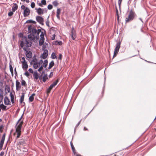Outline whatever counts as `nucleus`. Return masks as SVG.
<instances>
[{
	"label": "nucleus",
	"instance_id": "5701e85b",
	"mask_svg": "<svg viewBox=\"0 0 156 156\" xmlns=\"http://www.w3.org/2000/svg\"><path fill=\"white\" fill-rule=\"evenodd\" d=\"M33 76L34 77V80L35 81L38 79L39 78V76L37 72H35L34 73Z\"/></svg>",
	"mask_w": 156,
	"mask_h": 156
},
{
	"label": "nucleus",
	"instance_id": "9d476101",
	"mask_svg": "<svg viewBox=\"0 0 156 156\" xmlns=\"http://www.w3.org/2000/svg\"><path fill=\"white\" fill-rule=\"evenodd\" d=\"M30 11L28 8H26V9L24 10L23 16L25 17L28 16L30 14Z\"/></svg>",
	"mask_w": 156,
	"mask_h": 156
},
{
	"label": "nucleus",
	"instance_id": "4be33fe9",
	"mask_svg": "<svg viewBox=\"0 0 156 156\" xmlns=\"http://www.w3.org/2000/svg\"><path fill=\"white\" fill-rule=\"evenodd\" d=\"M35 95L34 93L29 98V100L30 101L32 102L34 100V97Z\"/></svg>",
	"mask_w": 156,
	"mask_h": 156
},
{
	"label": "nucleus",
	"instance_id": "0eeeda50",
	"mask_svg": "<svg viewBox=\"0 0 156 156\" xmlns=\"http://www.w3.org/2000/svg\"><path fill=\"white\" fill-rule=\"evenodd\" d=\"M36 20L40 24L42 25H44V19L42 17L38 16H37Z\"/></svg>",
	"mask_w": 156,
	"mask_h": 156
},
{
	"label": "nucleus",
	"instance_id": "412c9836",
	"mask_svg": "<svg viewBox=\"0 0 156 156\" xmlns=\"http://www.w3.org/2000/svg\"><path fill=\"white\" fill-rule=\"evenodd\" d=\"M37 12L39 15L43 13V10L41 8H39L37 10Z\"/></svg>",
	"mask_w": 156,
	"mask_h": 156
},
{
	"label": "nucleus",
	"instance_id": "c85d7f7f",
	"mask_svg": "<svg viewBox=\"0 0 156 156\" xmlns=\"http://www.w3.org/2000/svg\"><path fill=\"white\" fill-rule=\"evenodd\" d=\"M48 78L47 77V74H45L43 77V82H45L48 79Z\"/></svg>",
	"mask_w": 156,
	"mask_h": 156
},
{
	"label": "nucleus",
	"instance_id": "f8f14e48",
	"mask_svg": "<svg viewBox=\"0 0 156 156\" xmlns=\"http://www.w3.org/2000/svg\"><path fill=\"white\" fill-rule=\"evenodd\" d=\"M16 90L17 91L19 90L21 88V86L20 85V83L18 81V80H17L16 82Z\"/></svg>",
	"mask_w": 156,
	"mask_h": 156
},
{
	"label": "nucleus",
	"instance_id": "ddd939ff",
	"mask_svg": "<svg viewBox=\"0 0 156 156\" xmlns=\"http://www.w3.org/2000/svg\"><path fill=\"white\" fill-rule=\"evenodd\" d=\"M26 57L28 58H31L32 56V54L30 51H27L25 53Z\"/></svg>",
	"mask_w": 156,
	"mask_h": 156
},
{
	"label": "nucleus",
	"instance_id": "f03ea898",
	"mask_svg": "<svg viewBox=\"0 0 156 156\" xmlns=\"http://www.w3.org/2000/svg\"><path fill=\"white\" fill-rule=\"evenodd\" d=\"M22 116L20 119L18 120L15 126L16 131L13 134L14 135H17L16 138V140L19 138L21 135V129L22 125L23 123V120L21 121Z\"/></svg>",
	"mask_w": 156,
	"mask_h": 156
},
{
	"label": "nucleus",
	"instance_id": "7ed1b4c3",
	"mask_svg": "<svg viewBox=\"0 0 156 156\" xmlns=\"http://www.w3.org/2000/svg\"><path fill=\"white\" fill-rule=\"evenodd\" d=\"M135 12L132 10L130 11L129 12V13L128 15V17L126 18V23H128L132 21L133 19L135 17Z\"/></svg>",
	"mask_w": 156,
	"mask_h": 156
},
{
	"label": "nucleus",
	"instance_id": "39448f33",
	"mask_svg": "<svg viewBox=\"0 0 156 156\" xmlns=\"http://www.w3.org/2000/svg\"><path fill=\"white\" fill-rule=\"evenodd\" d=\"M71 37L73 40H75L76 37V31L74 29L73 27H72L71 31Z\"/></svg>",
	"mask_w": 156,
	"mask_h": 156
},
{
	"label": "nucleus",
	"instance_id": "49530a36",
	"mask_svg": "<svg viewBox=\"0 0 156 156\" xmlns=\"http://www.w3.org/2000/svg\"><path fill=\"white\" fill-rule=\"evenodd\" d=\"M26 8H27V7H26L24 5H22L21 6V9H23L24 10H25V9H26Z\"/></svg>",
	"mask_w": 156,
	"mask_h": 156
},
{
	"label": "nucleus",
	"instance_id": "b1692460",
	"mask_svg": "<svg viewBox=\"0 0 156 156\" xmlns=\"http://www.w3.org/2000/svg\"><path fill=\"white\" fill-rule=\"evenodd\" d=\"M70 145L72 148V150L74 154L76 153L75 147L73 144L72 141L70 142Z\"/></svg>",
	"mask_w": 156,
	"mask_h": 156
},
{
	"label": "nucleus",
	"instance_id": "3c124183",
	"mask_svg": "<svg viewBox=\"0 0 156 156\" xmlns=\"http://www.w3.org/2000/svg\"><path fill=\"white\" fill-rule=\"evenodd\" d=\"M53 74V72H51L50 73V75H49V77L50 78L52 76Z\"/></svg>",
	"mask_w": 156,
	"mask_h": 156
},
{
	"label": "nucleus",
	"instance_id": "79ce46f5",
	"mask_svg": "<svg viewBox=\"0 0 156 156\" xmlns=\"http://www.w3.org/2000/svg\"><path fill=\"white\" fill-rule=\"evenodd\" d=\"M30 6L32 8H34L35 6V4L34 3V2H32L31 3Z\"/></svg>",
	"mask_w": 156,
	"mask_h": 156
},
{
	"label": "nucleus",
	"instance_id": "6e6d98bb",
	"mask_svg": "<svg viewBox=\"0 0 156 156\" xmlns=\"http://www.w3.org/2000/svg\"><path fill=\"white\" fill-rule=\"evenodd\" d=\"M55 34H54L52 36V37H51L52 40H54L55 39Z\"/></svg>",
	"mask_w": 156,
	"mask_h": 156
},
{
	"label": "nucleus",
	"instance_id": "4468645a",
	"mask_svg": "<svg viewBox=\"0 0 156 156\" xmlns=\"http://www.w3.org/2000/svg\"><path fill=\"white\" fill-rule=\"evenodd\" d=\"M38 2H39L37 1V3L39 5V6H40L43 7V5H46V0H42L41 3H38Z\"/></svg>",
	"mask_w": 156,
	"mask_h": 156
},
{
	"label": "nucleus",
	"instance_id": "aec40b11",
	"mask_svg": "<svg viewBox=\"0 0 156 156\" xmlns=\"http://www.w3.org/2000/svg\"><path fill=\"white\" fill-rule=\"evenodd\" d=\"M24 96L25 94L24 93H23L22 94V95L21 96L20 98V103L22 104L23 102L24 98Z\"/></svg>",
	"mask_w": 156,
	"mask_h": 156
},
{
	"label": "nucleus",
	"instance_id": "2eb2a0df",
	"mask_svg": "<svg viewBox=\"0 0 156 156\" xmlns=\"http://www.w3.org/2000/svg\"><path fill=\"white\" fill-rule=\"evenodd\" d=\"M22 68L24 69H25V70L27 69L28 67V66L27 64V62L22 63Z\"/></svg>",
	"mask_w": 156,
	"mask_h": 156
},
{
	"label": "nucleus",
	"instance_id": "8fccbe9b",
	"mask_svg": "<svg viewBox=\"0 0 156 156\" xmlns=\"http://www.w3.org/2000/svg\"><path fill=\"white\" fill-rule=\"evenodd\" d=\"M24 74L27 77H28L29 76V73L27 71Z\"/></svg>",
	"mask_w": 156,
	"mask_h": 156
},
{
	"label": "nucleus",
	"instance_id": "4c0bfd02",
	"mask_svg": "<svg viewBox=\"0 0 156 156\" xmlns=\"http://www.w3.org/2000/svg\"><path fill=\"white\" fill-rule=\"evenodd\" d=\"M52 3H53V5L55 6H57L58 5V3L56 1H55L53 2Z\"/></svg>",
	"mask_w": 156,
	"mask_h": 156
},
{
	"label": "nucleus",
	"instance_id": "72a5a7b5",
	"mask_svg": "<svg viewBox=\"0 0 156 156\" xmlns=\"http://www.w3.org/2000/svg\"><path fill=\"white\" fill-rule=\"evenodd\" d=\"M24 41H25L23 40V41H20V46L22 48H23L24 46Z\"/></svg>",
	"mask_w": 156,
	"mask_h": 156
},
{
	"label": "nucleus",
	"instance_id": "58836bf2",
	"mask_svg": "<svg viewBox=\"0 0 156 156\" xmlns=\"http://www.w3.org/2000/svg\"><path fill=\"white\" fill-rule=\"evenodd\" d=\"M4 129L3 126L2 125H0V132L2 133L3 131V130Z\"/></svg>",
	"mask_w": 156,
	"mask_h": 156
},
{
	"label": "nucleus",
	"instance_id": "393cba45",
	"mask_svg": "<svg viewBox=\"0 0 156 156\" xmlns=\"http://www.w3.org/2000/svg\"><path fill=\"white\" fill-rule=\"evenodd\" d=\"M7 106H5L3 104L0 105V108L3 110H6L8 109H6Z\"/></svg>",
	"mask_w": 156,
	"mask_h": 156
},
{
	"label": "nucleus",
	"instance_id": "473e14b6",
	"mask_svg": "<svg viewBox=\"0 0 156 156\" xmlns=\"http://www.w3.org/2000/svg\"><path fill=\"white\" fill-rule=\"evenodd\" d=\"M20 59L22 63L27 62L25 60V58L24 57H22L21 58H20Z\"/></svg>",
	"mask_w": 156,
	"mask_h": 156
},
{
	"label": "nucleus",
	"instance_id": "ea45409f",
	"mask_svg": "<svg viewBox=\"0 0 156 156\" xmlns=\"http://www.w3.org/2000/svg\"><path fill=\"white\" fill-rule=\"evenodd\" d=\"M53 6L51 4L49 5L48 6V9L50 10L52 9Z\"/></svg>",
	"mask_w": 156,
	"mask_h": 156
},
{
	"label": "nucleus",
	"instance_id": "2f4dec72",
	"mask_svg": "<svg viewBox=\"0 0 156 156\" xmlns=\"http://www.w3.org/2000/svg\"><path fill=\"white\" fill-rule=\"evenodd\" d=\"M9 69L11 74L12 75H13V68L11 65H9Z\"/></svg>",
	"mask_w": 156,
	"mask_h": 156
},
{
	"label": "nucleus",
	"instance_id": "f3484780",
	"mask_svg": "<svg viewBox=\"0 0 156 156\" xmlns=\"http://www.w3.org/2000/svg\"><path fill=\"white\" fill-rule=\"evenodd\" d=\"M9 96L11 98V101L12 104L14 103V97L12 92H10Z\"/></svg>",
	"mask_w": 156,
	"mask_h": 156
},
{
	"label": "nucleus",
	"instance_id": "680f3d73",
	"mask_svg": "<svg viewBox=\"0 0 156 156\" xmlns=\"http://www.w3.org/2000/svg\"><path fill=\"white\" fill-rule=\"evenodd\" d=\"M36 60V59H33V62H35V60Z\"/></svg>",
	"mask_w": 156,
	"mask_h": 156
},
{
	"label": "nucleus",
	"instance_id": "e433bc0d",
	"mask_svg": "<svg viewBox=\"0 0 156 156\" xmlns=\"http://www.w3.org/2000/svg\"><path fill=\"white\" fill-rule=\"evenodd\" d=\"M118 52H119L118 51L116 50H115L114 51V55H113V57H114L116 56Z\"/></svg>",
	"mask_w": 156,
	"mask_h": 156
},
{
	"label": "nucleus",
	"instance_id": "5fc2aeb1",
	"mask_svg": "<svg viewBox=\"0 0 156 156\" xmlns=\"http://www.w3.org/2000/svg\"><path fill=\"white\" fill-rule=\"evenodd\" d=\"M4 154V151H2L0 154V156H3Z\"/></svg>",
	"mask_w": 156,
	"mask_h": 156
},
{
	"label": "nucleus",
	"instance_id": "6e6552de",
	"mask_svg": "<svg viewBox=\"0 0 156 156\" xmlns=\"http://www.w3.org/2000/svg\"><path fill=\"white\" fill-rule=\"evenodd\" d=\"M4 102L5 104L6 105H11V102L9 98L6 96L4 99Z\"/></svg>",
	"mask_w": 156,
	"mask_h": 156
},
{
	"label": "nucleus",
	"instance_id": "c756f323",
	"mask_svg": "<svg viewBox=\"0 0 156 156\" xmlns=\"http://www.w3.org/2000/svg\"><path fill=\"white\" fill-rule=\"evenodd\" d=\"M39 66L37 62H35L34 64V67L35 69H37Z\"/></svg>",
	"mask_w": 156,
	"mask_h": 156
},
{
	"label": "nucleus",
	"instance_id": "1a4fd4ad",
	"mask_svg": "<svg viewBox=\"0 0 156 156\" xmlns=\"http://www.w3.org/2000/svg\"><path fill=\"white\" fill-rule=\"evenodd\" d=\"M48 51L47 50H44V52L41 57L44 59H45L48 55Z\"/></svg>",
	"mask_w": 156,
	"mask_h": 156
},
{
	"label": "nucleus",
	"instance_id": "a878e982",
	"mask_svg": "<svg viewBox=\"0 0 156 156\" xmlns=\"http://www.w3.org/2000/svg\"><path fill=\"white\" fill-rule=\"evenodd\" d=\"M21 83L22 86H24V87H27V84L26 83L24 80L22 79V78Z\"/></svg>",
	"mask_w": 156,
	"mask_h": 156
},
{
	"label": "nucleus",
	"instance_id": "09e8293b",
	"mask_svg": "<svg viewBox=\"0 0 156 156\" xmlns=\"http://www.w3.org/2000/svg\"><path fill=\"white\" fill-rule=\"evenodd\" d=\"M122 0H118V3L119 6L120 7Z\"/></svg>",
	"mask_w": 156,
	"mask_h": 156
},
{
	"label": "nucleus",
	"instance_id": "bb28decb",
	"mask_svg": "<svg viewBox=\"0 0 156 156\" xmlns=\"http://www.w3.org/2000/svg\"><path fill=\"white\" fill-rule=\"evenodd\" d=\"M26 23H33L34 24H36V21H33L32 20H28L26 22Z\"/></svg>",
	"mask_w": 156,
	"mask_h": 156
},
{
	"label": "nucleus",
	"instance_id": "a211bd4d",
	"mask_svg": "<svg viewBox=\"0 0 156 156\" xmlns=\"http://www.w3.org/2000/svg\"><path fill=\"white\" fill-rule=\"evenodd\" d=\"M18 9V5L16 4L15 3L13 6L12 8V12H14L15 11Z\"/></svg>",
	"mask_w": 156,
	"mask_h": 156
},
{
	"label": "nucleus",
	"instance_id": "c9c22d12",
	"mask_svg": "<svg viewBox=\"0 0 156 156\" xmlns=\"http://www.w3.org/2000/svg\"><path fill=\"white\" fill-rule=\"evenodd\" d=\"M3 94H1L0 95V104L2 102L3 99Z\"/></svg>",
	"mask_w": 156,
	"mask_h": 156
},
{
	"label": "nucleus",
	"instance_id": "774afa93",
	"mask_svg": "<svg viewBox=\"0 0 156 156\" xmlns=\"http://www.w3.org/2000/svg\"><path fill=\"white\" fill-rule=\"evenodd\" d=\"M114 156H119L117 155H114Z\"/></svg>",
	"mask_w": 156,
	"mask_h": 156
},
{
	"label": "nucleus",
	"instance_id": "9b49d317",
	"mask_svg": "<svg viewBox=\"0 0 156 156\" xmlns=\"http://www.w3.org/2000/svg\"><path fill=\"white\" fill-rule=\"evenodd\" d=\"M5 134L4 133L1 139V140L0 142V148H2L3 147V145L4 143V142L5 140Z\"/></svg>",
	"mask_w": 156,
	"mask_h": 156
},
{
	"label": "nucleus",
	"instance_id": "e2e57ef3",
	"mask_svg": "<svg viewBox=\"0 0 156 156\" xmlns=\"http://www.w3.org/2000/svg\"><path fill=\"white\" fill-rule=\"evenodd\" d=\"M46 24L48 26H49V24L48 23H46Z\"/></svg>",
	"mask_w": 156,
	"mask_h": 156
},
{
	"label": "nucleus",
	"instance_id": "69168bd1",
	"mask_svg": "<svg viewBox=\"0 0 156 156\" xmlns=\"http://www.w3.org/2000/svg\"><path fill=\"white\" fill-rule=\"evenodd\" d=\"M39 77V79H40V80H41V76H40V77Z\"/></svg>",
	"mask_w": 156,
	"mask_h": 156
},
{
	"label": "nucleus",
	"instance_id": "603ef678",
	"mask_svg": "<svg viewBox=\"0 0 156 156\" xmlns=\"http://www.w3.org/2000/svg\"><path fill=\"white\" fill-rule=\"evenodd\" d=\"M28 71L29 72L32 73H33V71L32 70V69L31 68H30L29 69Z\"/></svg>",
	"mask_w": 156,
	"mask_h": 156
},
{
	"label": "nucleus",
	"instance_id": "7c9ffc66",
	"mask_svg": "<svg viewBox=\"0 0 156 156\" xmlns=\"http://www.w3.org/2000/svg\"><path fill=\"white\" fill-rule=\"evenodd\" d=\"M48 63V61L47 60H45L43 64V66L45 68L46 67Z\"/></svg>",
	"mask_w": 156,
	"mask_h": 156
},
{
	"label": "nucleus",
	"instance_id": "f704fd0d",
	"mask_svg": "<svg viewBox=\"0 0 156 156\" xmlns=\"http://www.w3.org/2000/svg\"><path fill=\"white\" fill-rule=\"evenodd\" d=\"M51 57L52 59H54L56 58V56L55 55V53L53 52L51 55Z\"/></svg>",
	"mask_w": 156,
	"mask_h": 156
},
{
	"label": "nucleus",
	"instance_id": "338daca9",
	"mask_svg": "<svg viewBox=\"0 0 156 156\" xmlns=\"http://www.w3.org/2000/svg\"><path fill=\"white\" fill-rule=\"evenodd\" d=\"M2 119H0V121L1 122L2 121Z\"/></svg>",
	"mask_w": 156,
	"mask_h": 156
},
{
	"label": "nucleus",
	"instance_id": "864d4df0",
	"mask_svg": "<svg viewBox=\"0 0 156 156\" xmlns=\"http://www.w3.org/2000/svg\"><path fill=\"white\" fill-rule=\"evenodd\" d=\"M62 55L61 54H59V58L60 60H61L62 59Z\"/></svg>",
	"mask_w": 156,
	"mask_h": 156
},
{
	"label": "nucleus",
	"instance_id": "f257e3e1",
	"mask_svg": "<svg viewBox=\"0 0 156 156\" xmlns=\"http://www.w3.org/2000/svg\"><path fill=\"white\" fill-rule=\"evenodd\" d=\"M28 31L30 32L31 34L28 35V40L26 37H24L23 40L24 41V45L27 47H31L32 42L30 40L35 41L37 40L40 37L39 44L40 46L42 45L44 42V34L40 29L37 30L34 28H32L31 26L28 27Z\"/></svg>",
	"mask_w": 156,
	"mask_h": 156
},
{
	"label": "nucleus",
	"instance_id": "20e7f679",
	"mask_svg": "<svg viewBox=\"0 0 156 156\" xmlns=\"http://www.w3.org/2000/svg\"><path fill=\"white\" fill-rule=\"evenodd\" d=\"M26 140L23 139L18 140L17 141V145L19 147L24 146L26 144Z\"/></svg>",
	"mask_w": 156,
	"mask_h": 156
},
{
	"label": "nucleus",
	"instance_id": "bf43d9fd",
	"mask_svg": "<svg viewBox=\"0 0 156 156\" xmlns=\"http://www.w3.org/2000/svg\"><path fill=\"white\" fill-rule=\"evenodd\" d=\"M81 121V120H80V121L77 124V126H78L80 125V123Z\"/></svg>",
	"mask_w": 156,
	"mask_h": 156
},
{
	"label": "nucleus",
	"instance_id": "13d9d810",
	"mask_svg": "<svg viewBox=\"0 0 156 156\" xmlns=\"http://www.w3.org/2000/svg\"><path fill=\"white\" fill-rule=\"evenodd\" d=\"M84 131L88 130V129L85 127L84 128Z\"/></svg>",
	"mask_w": 156,
	"mask_h": 156
},
{
	"label": "nucleus",
	"instance_id": "a18cd8bd",
	"mask_svg": "<svg viewBox=\"0 0 156 156\" xmlns=\"http://www.w3.org/2000/svg\"><path fill=\"white\" fill-rule=\"evenodd\" d=\"M116 14H117V20H118L119 17V15H118V10L117 9H116Z\"/></svg>",
	"mask_w": 156,
	"mask_h": 156
},
{
	"label": "nucleus",
	"instance_id": "cd10ccee",
	"mask_svg": "<svg viewBox=\"0 0 156 156\" xmlns=\"http://www.w3.org/2000/svg\"><path fill=\"white\" fill-rule=\"evenodd\" d=\"M54 65V63L53 61H52L49 64L48 69H51Z\"/></svg>",
	"mask_w": 156,
	"mask_h": 156
},
{
	"label": "nucleus",
	"instance_id": "6ab92c4d",
	"mask_svg": "<svg viewBox=\"0 0 156 156\" xmlns=\"http://www.w3.org/2000/svg\"><path fill=\"white\" fill-rule=\"evenodd\" d=\"M120 44H121L120 42V41L118 42L116 44V47H115V50H116L119 51V48H120Z\"/></svg>",
	"mask_w": 156,
	"mask_h": 156
},
{
	"label": "nucleus",
	"instance_id": "0e129e2a",
	"mask_svg": "<svg viewBox=\"0 0 156 156\" xmlns=\"http://www.w3.org/2000/svg\"><path fill=\"white\" fill-rule=\"evenodd\" d=\"M25 0H21V1H23V2L25 1Z\"/></svg>",
	"mask_w": 156,
	"mask_h": 156
},
{
	"label": "nucleus",
	"instance_id": "052dcab7",
	"mask_svg": "<svg viewBox=\"0 0 156 156\" xmlns=\"http://www.w3.org/2000/svg\"><path fill=\"white\" fill-rule=\"evenodd\" d=\"M25 1L27 3H29L30 2L29 0H26Z\"/></svg>",
	"mask_w": 156,
	"mask_h": 156
},
{
	"label": "nucleus",
	"instance_id": "4d7b16f0",
	"mask_svg": "<svg viewBox=\"0 0 156 156\" xmlns=\"http://www.w3.org/2000/svg\"><path fill=\"white\" fill-rule=\"evenodd\" d=\"M15 75L16 76H17V72L16 71V68H15Z\"/></svg>",
	"mask_w": 156,
	"mask_h": 156
},
{
	"label": "nucleus",
	"instance_id": "dca6fc26",
	"mask_svg": "<svg viewBox=\"0 0 156 156\" xmlns=\"http://www.w3.org/2000/svg\"><path fill=\"white\" fill-rule=\"evenodd\" d=\"M61 10L60 8H58L57 9L56 12V16L58 19H60V14L61 13Z\"/></svg>",
	"mask_w": 156,
	"mask_h": 156
},
{
	"label": "nucleus",
	"instance_id": "de8ad7c7",
	"mask_svg": "<svg viewBox=\"0 0 156 156\" xmlns=\"http://www.w3.org/2000/svg\"><path fill=\"white\" fill-rule=\"evenodd\" d=\"M43 60H40L39 62L38 63V65L40 66L41 65V64H42L43 63Z\"/></svg>",
	"mask_w": 156,
	"mask_h": 156
},
{
	"label": "nucleus",
	"instance_id": "a19ab883",
	"mask_svg": "<svg viewBox=\"0 0 156 156\" xmlns=\"http://www.w3.org/2000/svg\"><path fill=\"white\" fill-rule=\"evenodd\" d=\"M55 44H59V45H61L62 44V42L61 41H56L55 42Z\"/></svg>",
	"mask_w": 156,
	"mask_h": 156
},
{
	"label": "nucleus",
	"instance_id": "37998d69",
	"mask_svg": "<svg viewBox=\"0 0 156 156\" xmlns=\"http://www.w3.org/2000/svg\"><path fill=\"white\" fill-rule=\"evenodd\" d=\"M43 69V67L42 66H41L40 68L38 69V71L41 72Z\"/></svg>",
	"mask_w": 156,
	"mask_h": 156
},
{
	"label": "nucleus",
	"instance_id": "423d86ee",
	"mask_svg": "<svg viewBox=\"0 0 156 156\" xmlns=\"http://www.w3.org/2000/svg\"><path fill=\"white\" fill-rule=\"evenodd\" d=\"M58 80H57L55 81L49 87L47 90V93H49L52 88L56 86L58 82Z\"/></svg>",
	"mask_w": 156,
	"mask_h": 156
},
{
	"label": "nucleus",
	"instance_id": "c03bdc74",
	"mask_svg": "<svg viewBox=\"0 0 156 156\" xmlns=\"http://www.w3.org/2000/svg\"><path fill=\"white\" fill-rule=\"evenodd\" d=\"M13 12H9L8 13V15L9 16H12L13 14Z\"/></svg>",
	"mask_w": 156,
	"mask_h": 156
}]
</instances>
